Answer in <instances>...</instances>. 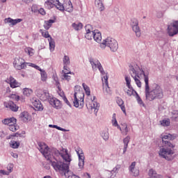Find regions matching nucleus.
<instances>
[{
	"instance_id": "6",
	"label": "nucleus",
	"mask_w": 178,
	"mask_h": 178,
	"mask_svg": "<svg viewBox=\"0 0 178 178\" xmlns=\"http://www.w3.org/2000/svg\"><path fill=\"white\" fill-rule=\"evenodd\" d=\"M13 66L17 70L26 69L27 63L22 57H16L13 61Z\"/></svg>"
},
{
	"instance_id": "39",
	"label": "nucleus",
	"mask_w": 178,
	"mask_h": 178,
	"mask_svg": "<svg viewBox=\"0 0 178 178\" xmlns=\"http://www.w3.org/2000/svg\"><path fill=\"white\" fill-rule=\"evenodd\" d=\"M10 145L11 148H14L15 149H16L19 148V147H20V143L15 140H11L10 143Z\"/></svg>"
},
{
	"instance_id": "16",
	"label": "nucleus",
	"mask_w": 178,
	"mask_h": 178,
	"mask_svg": "<svg viewBox=\"0 0 178 178\" xmlns=\"http://www.w3.org/2000/svg\"><path fill=\"white\" fill-rule=\"evenodd\" d=\"M132 30L136 33V37H141V31L138 26V20L136 19H132Z\"/></svg>"
},
{
	"instance_id": "48",
	"label": "nucleus",
	"mask_w": 178,
	"mask_h": 178,
	"mask_svg": "<svg viewBox=\"0 0 178 178\" xmlns=\"http://www.w3.org/2000/svg\"><path fill=\"white\" fill-rule=\"evenodd\" d=\"M125 81L127 84V87L130 88L131 87V79L129 76H125Z\"/></svg>"
},
{
	"instance_id": "51",
	"label": "nucleus",
	"mask_w": 178,
	"mask_h": 178,
	"mask_svg": "<svg viewBox=\"0 0 178 178\" xmlns=\"http://www.w3.org/2000/svg\"><path fill=\"white\" fill-rule=\"evenodd\" d=\"M45 90H42V89H37L35 92L37 96L40 98L41 97V95H42V94L44 93Z\"/></svg>"
},
{
	"instance_id": "22",
	"label": "nucleus",
	"mask_w": 178,
	"mask_h": 178,
	"mask_svg": "<svg viewBox=\"0 0 178 178\" xmlns=\"http://www.w3.org/2000/svg\"><path fill=\"white\" fill-rule=\"evenodd\" d=\"M70 74H72V76H74V72H66V71H62V75L61 79L62 80H65L66 81H69L70 80H72V76Z\"/></svg>"
},
{
	"instance_id": "47",
	"label": "nucleus",
	"mask_w": 178,
	"mask_h": 178,
	"mask_svg": "<svg viewBox=\"0 0 178 178\" xmlns=\"http://www.w3.org/2000/svg\"><path fill=\"white\" fill-rule=\"evenodd\" d=\"M136 100L138 102V104H139V105H141L142 106H145L144 102H143V99H141V97H140V95H138V93H136Z\"/></svg>"
},
{
	"instance_id": "29",
	"label": "nucleus",
	"mask_w": 178,
	"mask_h": 178,
	"mask_svg": "<svg viewBox=\"0 0 178 178\" xmlns=\"http://www.w3.org/2000/svg\"><path fill=\"white\" fill-rule=\"evenodd\" d=\"M33 105L37 111H42L44 109V107L40 100H34L33 102Z\"/></svg>"
},
{
	"instance_id": "27",
	"label": "nucleus",
	"mask_w": 178,
	"mask_h": 178,
	"mask_svg": "<svg viewBox=\"0 0 178 178\" xmlns=\"http://www.w3.org/2000/svg\"><path fill=\"white\" fill-rule=\"evenodd\" d=\"M5 23H10L12 24V26H16V24H17V23H20L21 22H23L22 19H13L10 17L8 18H6L4 19Z\"/></svg>"
},
{
	"instance_id": "2",
	"label": "nucleus",
	"mask_w": 178,
	"mask_h": 178,
	"mask_svg": "<svg viewBox=\"0 0 178 178\" xmlns=\"http://www.w3.org/2000/svg\"><path fill=\"white\" fill-rule=\"evenodd\" d=\"M142 74L144 76L145 94L146 99L147 101L162 99V98H163V90L162 88L156 83H154L149 88V74L148 72L145 73L144 71H142Z\"/></svg>"
},
{
	"instance_id": "50",
	"label": "nucleus",
	"mask_w": 178,
	"mask_h": 178,
	"mask_svg": "<svg viewBox=\"0 0 178 178\" xmlns=\"http://www.w3.org/2000/svg\"><path fill=\"white\" fill-rule=\"evenodd\" d=\"M99 46L102 48V49H105V48L108 47V42H106V39L103 40V42L100 43Z\"/></svg>"
},
{
	"instance_id": "19",
	"label": "nucleus",
	"mask_w": 178,
	"mask_h": 178,
	"mask_svg": "<svg viewBox=\"0 0 178 178\" xmlns=\"http://www.w3.org/2000/svg\"><path fill=\"white\" fill-rule=\"evenodd\" d=\"M129 172H131V175H133L135 177H137L138 175H140V170L137 168H136V162H132L131 165L129 166Z\"/></svg>"
},
{
	"instance_id": "12",
	"label": "nucleus",
	"mask_w": 178,
	"mask_h": 178,
	"mask_svg": "<svg viewBox=\"0 0 178 178\" xmlns=\"http://www.w3.org/2000/svg\"><path fill=\"white\" fill-rule=\"evenodd\" d=\"M75 151L79 156V167L80 169H83L84 168V159H86L84 152H83V149L80 147H76Z\"/></svg>"
},
{
	"instance_id": "55",
	"label": "nucleus",
	"mask_w": 178,
	"mask_h": 178,
	"mask_svg": "<svg viewBox=\"0 0 178 178\" xmlns=\"http://www.w3.org/2000/svg\"><path fill=\"white\" fill-rule=\"evenodd\" d=\"M11 98L15 99V101H19L20 99V97L17 95H11Z\"/></svg>"
},
{
	"instance_id": "13",
	"label": "nucleus",
	"mask_w": 178,
	"mask_h": 178,
	"mask_svg": "<svg viewBox=\"0 0 178 178\" xmlns=\"http://www.w3.org/2000/svg\"><path fill=\"white\" fill-rule=\"evenodd\" d=\"M59 5H60L59 0H47L44 2V7L46 9H52L55 8V6L58 9Z\"/></svg>"
},
{
	"instance_id": "37",
	"label": "nucleus",
	"mask_w": 178,
	"mask_h": 178,
	"mask_svg": "<svg viewBox=\"0 0 178 178\" xmlns=\"http://www.w3.org/2000/svg\"><path fill=\"white\" fill-rule=\"evenodd\" d=\"M55 22L54 19H49L48 21H46L44 24V28L45 30H49V29L54 24V22Z\"/></svg>"
},
{
	"instance_id": "3",
	"label": "nucleus",
	"mask_w": 178,
	"mask_h": 178,
	"mask_svg": "<svg viewBox=\"0 0 178 178\" xmlns=\"http://www.w3.org/2000/svg\"><path fill=\"white\" fill-rule=\"evenodd\" d=\"M177 136L176 134H168L167 135H164L162 137V143L163 145L165 147H168L167 148L162 147L160 149L159 155L166 159V161H173V155H175V150L172 148H175V145L172 144V143L164 140H175Z\"/></svg>"
},
{
	"instance_id": "57",
	"label": "nucleus",
	"mask_w": 178,
	"mask_h": 178,
	"mask_svg": "<svg viewBox=\"0 0 178 178\" xmlns=\"http://www.w3.org/2000/svg\"><path fill=\"white\" fill-rule=\"evenodd\" d=\"M90 27H91V25H86L85 26L86 33H94V31H91V30H90Z\"/></svg>"
},
{
	"instance_id": "17",
	"label": "nucleus",
	"mask_w": 178,
	"mask_h": 178,
	"mask_svg": "<svg viewBox=\"0 0 178 178\" xmlns=\"http://www.w3.org/2000/svg\"><path fill=\"white\" fill-rule=\"evenodd\" d=\"M4 106L8 108L13 112H17L19 111V106H17L13 102L10 101L8 102H4Z\"/></svg>"
},
{
	"instance_id": "11",
	"label": "nucleus",
	"mask_w": 178,
	"mask_h": 178,
	"mask_svg": "<svg viewBox=\"0 0 178 178\" xmlns=\"http://www.w3.org/2000/svg\"><path fill=\"white\" fill-rule=\"evenodd\" d=\"M58 10H66V12H73V5L70 0H67L63 4L58 6Z\"/></svg>"
},
{
	"instance_id": "15",
	"label": "nucleus",
	"mask_w": 178,
	"mask_h": 178,
	"mask_svg": "<svg viewBox=\"0 0 178 178\" xmlns=\"http://www.w3.org/2000/svg\"><path fill=\"white\" fill-rule=\"evenodd\" d=\"M102 81L103 84L104 92L105 94H111V90L108 83V75L106 74V76H104V78H102Z\"/></svg>"
},
{
	"instance_id": "52",
	"label": "nucleus",
	"mask_w": 178,
	"mask_h": 178,
	"mask_svg": "<svg viewBox=\"0 0 178 178\" xmlns=\"http://www.w3.org/2000/svg\"><path fill=\"white\" fill-rule=\"evenodd\" d=\"M102 136L103 137L104 140H106L109 138V134L108 132H102Z\"/></svg>"
},
{
	"instance_id": "4",
	"label": "nucleus",
	"mask_w": 178,
	"mask_h": 178,
	"mask_svg": "<svg viewBox=\"0 0 178 178\" xmlns=\"http://www.w3.org/2000/svg\"><path fill=\"white\" fill-rule=\"evenodd\" d=\"M79 90L74 92V106L75 108H83L84 106V92L83 90H80V87L76 86Z\"/></svg>"
},
{
	"instance_id": "28",
	"label": "nucleus",
	"mask_w": 178,
	"mask_h": 178,
	"mask_svg": "<svg viewBox=\"0 0 178 178\" xmlns=\"http://www.w3.org/2000/svg\"><path fill=\"white\" fill-rule=\"evenodd\" d=\"M122 127L120 129H118L120 130L122 136H127L129 133V128L127 127V123H123L121 124Z\"/></svg>"
},
{
	"instance_id": "63",
	"label": "nucleus",
	"mask_w": 178,
	"mask_h": 178,
	"mask_svg": "<svg viewBox=\"0 0 178 178\" xmlns=\"http://www.w3.org/2000/svg\"><path fill=\"white\" fill-rule=\"evenodd\" d=\"M25 3H30V2H33V0H22Z\"/></svg>"
},
{
	"instance_id": "18",
	"label": "nucleus",
	"mask_w": 178,
	"mask_h": 178,
	"mask_svg": "<svg viewBox=\"0 0 178 178\" xmlns=\"http://www.w3.org/2000/svg\"><path fill=\"white\" fill-rule=\"evenodd\" d=\"M7 80L11 88H17V87H20L22 86V83L16 81V79H15L12 76H10Z\"/></svg>"
},
{
	"instance_id": "36",
	"label": "nucleus",
	"mask_w": 178,
	"mask_h": 178,
	"mask_svg": "<svg viewBox=\"0 0 178 178\" xmlns=\"http://www.w3.org/2000/svg\"><path fill=\"white\" fill-rule=\"evenodd\" d=\"M111 123L114 127H117V129H120V125L118 123V120H116V113L113 114Z\"/></svg>"
},
{
	"instance_id": "26",
	"label": "nucleus",
	"mask_w": 178,
	"mask_h": 178,
	"mask_svg": "<svg viewBox=\"0 0 178 178\" xmlns=\"http://www.w3.org/2000/svg\"><path fill=\"white\" fill-rule=\"evenodd\" d=\"M93 39L96 42H101L102 40V35L98 30H95L93 33Z\"/></svg>"
},
{
	"instance_id": "58",
	"label": "nucleus",
	"mask_w": 178,
	"mask_h": 178,
	"mask_svg": "<svg viewBox=\"0 0 178 178\" xmlns=\"http://www.w3.org/2000/svg\"><path fill=\"white\" fill-rule=\"evenodd\" d=\"M31 10L32 12H33V13H37V10H38L37 6L35 5L32 6Z\"/></svg>"
},
{
	"instance_id": "20",
	"label": "nucleus",
	"mask_w": 178,
	"mask_h": 178,
	"mask_svg": "<svg viewBox=\"0 0 178 178\" xmlns=\"http://www.w3.org/2000/svg\"><path fill=\"white\" fill-rule=\"evenodd\" d=\"M49 104L50 105H52V106H54L56 109H60L62 108V103H60V101L58 99H50Z\"/></svg>"
},
{
	"instance_id": "38",
	"label": "nucleus",
	"mask_w": 178,
	"mask_h": 178,
	"mask_svg": "<svg viewBox=\"0 0 178 178\" xmlns=\"http://www.w3.org/2000/svg\"><path fill=\"white\" fill-rule=\"evenodd\" d=\"M40 79L41 81L43 82L47 81V80H48V74H47V72H45V70H42V72H40Z\"/></svg>"
},
{
	"instance_id": "7",
	"label": "nucleus",
	"mask_w": 178,
	"mask_h": 178,
	"mask_svg": "<svg viewBox=\"0 0 178 178\" xmlns=\"http://www.w3.org/2000/svg\"><path fill=\"white\" fill-rule=\"evenodd\" d=\"M40 32L41 33L44 38H48L50 51H55V40H54V38L51 37V35H49V32H48V31L42 29H40Z\"/></svg>"
},
{
	"instance_id": "53",
	"label": "nucleus",
	"mask_w": 178,
	"mask_h": 178,
	"mask_svg": "<svg viewBox=\"0 0 178 178\" xmlns=\"http://www.w3.org/2000/svg\"><path fill=\"white\" fill-rule=\"evenodd\" d=\"M38 13L42 15V16H45L47 15V13L45 12V10L44 8H41L38 10Z\"/></svg>"
},
{
	"instance_id": "49",
	"label": "nucleus",
	"mask_w": 178,
	"mask_h": 178,
	"mask_svg": "<svg viewBox=\"0 0 178 178\" xmlns=\"http://www.w3.org/2000/svg\"><path fill=\"white\" fill-rule=\"evenodd\" d=\"M94 37V31L93 32H86V35H85V38L87 40H92Z\"/></svg>"
},
{
	"instance_id": "23",
	"label": "nucleus",
	"mask_w": 178,
	"mask_h": 178,
	"mask_svg": "<svg viewBox=\"0 0 178 178\" xmlns=\"http://www.w3.org/2000/svg\"><path fill=\"white\" fill-rule=\"evenodd\" d=\"M17 120H16L14 117L10 118H5L2 120V124H6L7 126H10L12 124H16Z\"/></svg>"
},
{
	"instance_id": "5",
	"label": "nucleus",
	"mask_w": 178,
	"mask_h": 178,
	"mask_svg": "<svg viewBox=\"0 0 178 178\" xmlns=\"http://www.w3.org/2000/svg\"><path fill=\"white\" fill-rule=\"evenodd\" d=\"M52 154H54L56 156H61L63 161L67 163H70V162H72V156L69 154L67 149L62 148L60 152L59 150H53Z\"/></svg>"
},
{
	"instance_id": "8",
	"label": "nucleus",
	"mask_w": 178,
	"mask_h": 178,
	"mask_svg": "<svg viewBox=\"0 0 178 178\" xmlns=\"http://www.w3.org/2000/svg\"><path fill=\"white\" fill-rule=\"evenodd\" d=\"M168 33L170 37H173L178 34V21H174L168 26Z\"/></svg>"
},
{
	"instance_id": "62",
	"label": "nucleus",
	"mask_w": 178,
	"mask_h": 178,
	"mask_svg": "<svg viewBox=\"0 0 178 178\" xmlns=\"http://www.w3.org/2000/svg\"><path fill=\"white\" fill-rule=\"evenodd\" d=\"M11 155L13 158H17L18 156L17 154L13 152L11 153Z\"/></svg>"
},
{
	"instance_id": "14",
	"label": "nucleus",
	"mask_w": 178,
	"mask_h": 178,
	"mask_svg": "<svg viewBox=\"0 0 178 178\" xmlns=\"http://www.w3.org/2000/svg\"><path fill=\"white\" fill-rule=\"evenodd\" d=\"M56 86L58 89V95H60V97H61L62 99H63L64 102H65V104H67L68 106L72 108V104H70V102H69L67 98H66V96L65 95V92H63V91H62L60 90V87L59 86H60V83H59V81H56Z\"/></svg>"
},
{
	"instance_id": "60",
	"label": "nucleus",
	"mask_w": 178,
	"mask_h": 178,
	"mask_svg": "<svg viewBox=\"0 0 178 178\" xmlns=\"http://www.w3.org/2000/svg\"><path fill=\"white\" fill-rule=\"evenodd\" d=\"M12 136L13 137H23L22 134H19V132H17V133L14 134L13 135H12Z\"/></svg>"
},
{
	"instance_id": "59",
	"label": "nucleus",
	"mask_w": 178,
	"mask_h": 178,
	"mask_svg": "<svg viewBox=\"0 0 178 178\" xmlns=\"http://www.w3.org/2000/svg\"><path fill=\"white\" fill-rule=\"evenodd\" d=\"M62 72H72V71H70V68H69L67 65H64L63 70Z\"/></svg>"
},
{
	"instance_id": "1",
	"label": "nucleus",
	"mask_w": 178,
	"mask_h": 178,
	"mask_svg": "<svg viewBox=\"0 0 178 178\" xmlns=\"http://www.w3.org/2000/svg\"><path fill=\"white\" fill-rule=\"evenodd\" d=\"M39 151L46 158L47 161L51 163V166L56 172L64 173L66 178H77V175H74L72 171H69V164L58 161L54 154H51L49 147L44 143H39Z\"/></svg>"
},
{
	"instance_id": "54",
	"label": "nucleus",
	"mask_w": 178,
	"mask_h": 178,
	"mask_svg": "<svg viewBox=\"0 0 178 178\" xmlns=\"http://www.w3.org/2000/svg\"><path fill=\"white\" fill-rule=\"evenodd\" d=\"M97 69L99 70V72H100L101 74H102V76H105V71H104V68L102 67V65H99V67Z\"/></svg>"
},
{
	"instance_id": "31",
	"label": "nucleus",
	"mask_w": 178,
	"mask_h": 178,
	"mask_svg": "<svg viewBox=\"0 0 178 178\" xmlns=\"http://www.w3.org/2000/svg\"><path fill=\"white\" fill-rule=\"evenodd\" d=\"M120 169V165H117L111 172L108 173V176H110L111 178L115 177L116 176V173H118V171Z\"/></svg>"
},
{
	"instance_id": "33",
	"label": "nucleus",
	"mask_w": 178,
	"mask_h": 178,
	"mask_svg": "<svg viewBox=\"0 0 178 178\" xmlns=\"http://www.w3.org/2000/svg\"><path fill=\"white\" fill-rule=\"evenodd\" d=\"M22 92L24 97H31L33 94V90L29 88H25L22 90Z\"/></svg>"
},
{
	"instance_id": "64",
	"label": "nucleus",
	"mask_w": 178,
	"mask_h": 178,
	"mask_svg": "<svg viewBox=\"0 0 178 178\" xmlns=\"http://www.w3.org/2000/svg\"><path fill=\"white\" fill-rule=\"evenodd\" d=\"M30 66H31V67L35 68V66H37V65L34 63H31Z\"/></svg>"
},
{
	"instance_id": "44",
	"label": "nucleus",
	"mask_w": 178,
	"mask_h": 178,
	"mask_svg": "<svg viewBox=\"0 0 178 178\" xmlns=\"http://www.w3.org/2000/svg\"><path fill=\"white\" fill-rule=\"evenodd\" d=\"M95 3L100 10H104V4L101 0H95Z\"/></svg>"
},
{
	"instance_id": "41",
	"label": "nucleus",
	"mask_w": 178,
	"mask_h": 178,
	"mask_svg": "<svg viewBox=\"0 0 178 178\" xmlns=\"http://www.w3.org/2000/svg\"><path fill=\"white\" fill-rule=\"evenodd\" d=\"M49 97V93L47 90H44L42 95L40 97L42 101H47V99H48Z\"/></svg>"
},
{
	"instance_id": "42",
	"label": "nucleus",
	"mask_w": 178,
	"mask_h": 178,
	"mask_svg": "<svg viewBox=\"0 0 178 178\" xmlns=\"http://www.w3.org/2000/svg\"><path fill=\"white\" fill-rule=\"evenodd\" d=\"M82 86L83 88V90H85L86 95H88V97H90V95H91L90 87H88V86H87L86 83H83Z\"/></svg>"
},
{
	"instance_id": "30",
	"label": "nucleus",
	"mask_w": 178,
	"mask_h": 178,
	"mask_svg": "<svg viewBox=\"0 0 178 178\" xmlns=\"http://www.w3.org/2000/svg\"><path fill=\"white\" fill-rule=\"evenodd\" d=\"M90 63L92 65L93 70H97L99 66L101 65V63H99V61H98L97 60L91 59L90 60Z\"/></svg>"
},
{
	"instance_id": "32",
	"label": "nucleus",
	"mask_w": 178,
	"mask_h": 178,
	"mask_svg": "<svg viewBox=\"0 0 178 178\" xmlns=\"http://www.w3.org/2000/svg\"><path fill=\"white\" fill-rule=\"evenodd\" d=\"M24 52L25 54L29 55V56H34V54H35V50H34V49L31 47H25Z\"/></svg>"
},
{
	"instance_id": "25",
	"label": "nucleus",
	"mask_w": 178,
	"mask_h": 178,
	"mask_svg": "<svg viewBox=\"0 0 178 178\" xmlns=\"http://www.w3.org/2000/svg\"><path fill=\"white\" fill-rule=\"evenodd\" d=\"M116 102L118 105L120 106L121 111H122L123 113H124V115H127L126 106H124V102L123 101V99H122V98L120 97H118L117 98Z\"/></svg>"
},
{
	"instance_id": "9",
	"label": "nucleus",
	"mask_w": 178,
	"mask_h": 178,
	"mask_svg": "<svg viewBox=\"0 0 178 178\" xmlns=\"http://www.w3.org/2000/svg\"><path fill=\"white\" fill-rule=\"evenodd\" d=\"M130 74L131 76V77H133L137 87H138L139 88H141V81H140V75L138 74V72H137V70H136V69H134V67H133V66L131 67L130 69Z\"/></svg>"
},
{
	"instance_id": "10",
	"label": "nucleus",
	"mask_w": 178,
	"mask_h": 178,
	"mask_svg": "<svg viewBox=\"0 0 178 178\" xmlns=\"http://www.w3.org/2000/svg\"><path fill=\"white\" fill-rule=\"evenodd\" d=\"M107 47L110 48L111 51L113 52H116L118 51V48H119V44H118V41L112 38H106Z\"/></svg>"
},
{
	"instance_id": "43",
	"label": "nucleus",
	"mask_w": 178,
	"mask_h": 178,
	"mask_svg": "<svg viewBox=\"0 0 178 178\" xmlns=\"http://www.w3.org/2000/svg\"><path fill=\"white\" fill-rule=\"evenodd\" d=\"M9 130L10 131H17V130H19V126H17V124H12L11 125H9Z\"/></svg>"
},
{
	"instance_id": "56",
	"label": "nucleus",
	"mask_w": 178,
	"mask_h": 178,
	"mask_svg": "<svg viewBox=\"0 0 178 178\" xmlns=\"http://www.w3.org/2000/svg\"><path fill=\"white\" fill-rule=\"evenodd\" d=\"M7 169H8L9 173H10L12 172V170H13V164H8L7 166Z\"/></svg>"
},
{
	"instance_id": "61",
	"label": "nucleus",
	"mask_w": 178,
	"mask_h": 178,
	"mask_svg": "<svg viewBox=\"0 0 178 178\" xmlns=\"http://www.w3.org/2000/svg\"><path fill=\"white\" fill-rule=\"evenodd\" d=\"M35 69H36V70H39V72H42L43 70L41 69V67H40V66L36 65Z\"/></svg>"
},
{
	"instance_id": "34",
	"label": "nucleus",
	"mask_w": 178,
	"mask_h": 178,
	"mask_svg": "<svg viewBox=\"0 0 178 178\" xmlns=\"http://www.w3.org/2000/svg\"><path fill=\"white\" fill-rule=\"evenodd\" d=\"M126 94L128 97H131V95H137V91L133 88V86H131V88H128V90H125Z\"/></svg>"
},
{
	"instance_id": "21",
	"label": "nucleus",
	"mask_w": 178,
	"mask_h": 178,
	"mask_svg": "<svg viewBox=\"0 0 178 178\" xmlns=\"http://www.w3.org/2000/svg\"><path fill=\"white\" fill-rule=\"evenodd\" d=\"M95 99H97V97L94 96L93 98H91L90 102H86V106L90 105L91 109H97L99 106V104Z\"/></svg>"
},
{
	"instance_id": "45",
	"label": "nucleus",
	"mask_w": 178,
	"mask_h": 178,
	"mask_svg": "<svg viewBox=\"0 0 178 178\" xmlns=\"http://www.w3.org/2000/svg\"><path fill=\"white\" fill-rule=\"evenodd\" d=\"M72 27L74 29V30H81L83 29V24L81 23H74L72 24Z\"/></svg>"
},
{
	"instance_id": "24",
	"label": "nucleus",
	"mask_w": 178,
	"mask_h": 178,
	"mask_svg": "<svg viewBox=\"0 0 178 178\" xmlns=\"http://www.w3.org/2000/svg\"><path fill=\"white\" fill-rule=\"evenodd\" d=\"M19 118L21 120H23L25 123L29 122L30 119H31V117L30 116V114H29V112L27 111H24L20 113Z\"/></svg>"
},
{
	"instance_id": "46",
	"label": "nucleus",
	"mask_w": 178,
	"mask_h": 178,
	"mask_svg": "<svg viewBox=\"0 0 178 178\" xmlns=\"http://www.w3.org/2000/svg\"><path fill=\"white\" fill-rule=\"evenodd\" d=\"M63 61L64 65H70V58L67 56H64Z\"/></svg>"
},
{
	"instance_id": "35",
	"label": "nucleus",
	"mask_w": 178,
	"mask_h": 178,
	"mask_svg": "<svg viewBox=\"0 0 178 178\" xmlns=\"http://www.w3.org/2000/svg\"><path fill=\"white\" fill-rule=\"evenodd\" d=\"M124 149L123 152L124 154L127 151V147L129 146V143H130V136H127L124 140Z\"/></svg>"
},
{
	"instance_id": "40",
	"label": "nucleus",
	"mask_w": 178,
	"mask_h": 178,
	"mask_svg": "<svg viewBox=\"0 0 178 178\" xmlns=\"http://www.w3.org/2000/svg\"><path fill=\"white\" fill-rule=\"evenodd\" d=\"M160 123H161V126H163V127H168L170 126V120L169 118H168L166 120H163L160 121Z\"/></svg>"
}]
</instances>
